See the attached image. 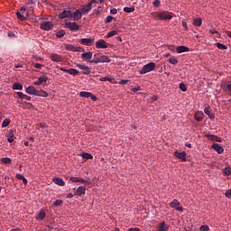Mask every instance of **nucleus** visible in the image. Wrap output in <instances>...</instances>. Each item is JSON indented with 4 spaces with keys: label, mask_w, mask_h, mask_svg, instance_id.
<instances>
[{
    "label": "nucleus",
    "mask_w": 231,
    "mask_h": 231,
    "mask_svg": "<svg viewBox=\"0 0 231 231\" xmlns=\"http://www.w3.org/2000/svg\"><path fill=\"white\" fill-rule=\"evenodd\" d=\"M156 69V63L150 62L146 65H144L142 69L139 71L141 75H145V73H151V71H154Z\"/></svg>",
    "instance_id": "obj_1"
},
{
    "label": "nucleus",
    "mask_w": 231,
    "mask_h": 231,
    "mask_svg": "<svg viewBox=\"0 0 231 231\" xmlns=\"http://www.w3.org/2000/svg\"><path fill=\"white\" fill-rule=\"evenodd\" d=\"M155 17H159L162 21H171V19H172V14L169 12L155 13Z\"/></svg>",
    "instance_id": "obj_2"
},
{
    "label": "nucleus",
    "mask_w": 231,
    "mask_h": 231,
    "mask_svg": "<svg viewBox=\"0 0 231 231\" xmlns=\"http://www.w3.org/2000/svg\"><path fill=\"white\" fill-rule=\"evenodd\" d=\"M65 28H68L72 32H79V30H80V25L77 24L75 22H67L65 23Z\"/></svg>",
    "instance_id": "obj_3"
},
{
    "label": "nucleus",
    "mask_w": 231,
    "mask_h": 231,
    "mask_svg": "<svg viewBox=\"0 0 231 231\" xmlns=\"http://www.w3.org/2000/svg\"><path fill=\"white\" fill-rule=\"evenodd\" d=\"M59 17L60 19H71V17H73V13L69 9H65L59 14Z\"/></svg>",
    "instance_id": "obj_4"
},
{
    "label": "nucleus",
    "mask_w": 231,
    "mask_h": 231,
    "mask_svg": "<svg viewBox=\"0 0 231 231\" xmlns=\"http://www.w3.org/2000/svg\"><path fill=\"white\" fill-rule=\"evenodd\" d=\"M93 3H97V1L92 0L90 3H88L87 5L83 6L80 9V12L83 14V15H88V14H89V12H91V6H92Z\"/></svg>",
    "instance_id": "obj_5"
},
{
    "label": "nucleus",
    "mask_w": 231,
    "mask_h": 231,
    "mask_svg": "<svg viewBox=\"0 0 231 231\" xmlns=\"http://www.w3.org/2000/svg\"><path fill=\"white\" fill-rule=\"evenodd\" d=\"M173 156H175V158H178V160H181V162H187V152H174Z\"/></svg>",
    "instance_id": "obj_6"
},
{
    "label": "nucleus",
    "mask_w": 231,
    "mask_h": 231,
    "mask_svg": "<svg viewBox=\"0 0 231 231\" xmlns=\"http://www.w3.org/2000/svg\"><path fill=\"white\" fill-rule=\"evenodd\" d=\"M77 68H79V69H82V73L83 75H89V73H91V69H89V67L86 66V65H82L80 63H78Z\"/></svg>",
    "instance_id": "obj_7"
},
{
    "label": "nucleus",
    "mask_w": 231,
    "mask_h": 231,
    "mask_svg": "<svg viewBox=\"0 0 231 231\" xmlns=\"http://www.w3.org/2000/svg\"><path fill=\"white\" fill-rule=\"evenodd\" d=\"M51 28H53V23H51V22H43L41 24V29L44 30L45 32H50Z\"/></svg>",
    "instance_id": "obj_8"
},
{
    "label": "nucleus",
    "mask_w": 231,
    "mask_h": 231,
    "mask_svg": "<svg viewBox=\"0 0 231 231\" xmlns=\"http://www.w3.org/2000/svg\"><path fill=\"white\" fill-rule=\"evenodd\" d=\"M95 42L94 38H82L80 40V44H84L85 46H91Z\"/></svg>",
    "instance_id": "obj_9"
},
{
    "label": "nucleus",
    "mask_w": 231,
    "mask_h": 231,
    "mask_svg": "<svg viewBox=\"0 0 231 231\" xmlns=\"http://www.w3.org/2000/svg\"><path fill=\"white\" fill-rule=\"evenodd\" d=\"M206 138L208 140H209L210 142H218V143L222 142L221 137H218L217 135H214V134H207Z\"/></svg>",
    "instance_id": "obj_10"
},
{
    "label": "nucleus",
    "mask_w": 231,
    "mask_h": 231,
    "mask_svg": "<svg viewBox=\"0 0 231 231\" xmlns=\"http://www.w3.org/2000/svg\"><path fill=\"white\" fill-rule=\"evenodd\" d=\"M211 147L214 149V151H216V152H217V154H223V152H225L223 146L217 143H213Z\"/></svg>",
    "instance_id": "obj_11"
},
{
    "label": "nucleus",
    "mask_w": 231,
    "mask_h": 231,
    "mask_svg": "<svg viewBox=\"0 0 231 231\" xmlns=\"http://www.w3.org/2000/svg\"><path fill=\"white\" fill-rule=\"evenodd\" d=\"M96 48L106 50V48H107V43L104 40H99L96 42Z\"/></svg>",
    "instance_id": "obj_12"
},
{
    "label": "nucleus",
    "mask_w": 231,
    "mask_h": 231,
    "mask_svg": "<svg viewBox=\"0 0 231 231\" xmlns=\"http://www.w3.org/2000/svg\"><path fill=\"white\" fill-rule=\"evenodd\" d=\"M51 60H52V62H62V56H60L57 53H51Z\"/></svg>",
    "instance_id": "obj_13"
},
{
    "label": "nucleus",
    "mask_w": 231,
    "mask_h": 231,
    "mask_svg": "<svg viewBox=\"0 0 231 231\" xmlns=\"http://www.w3.org/2000/svg\"><path fill=\"white\" fill-rule=\"evenodd\" d=\"M73 21H79V19H82V11L76 10L74 13H72Z\"/></svg>",
    "instance_id": "obj_14"
},
{
    "label": "nucleus",
    "mask_w": 231,
    "mask_h": 231,
    "mask_svg": "<svg viewBox=\"0 0 231 231\" xmlns=\"http://www.w3.org/2000/svg\"><path fill=\"white\" fill-rule=\"evenodd\" d=\"M204 117L205 114H203V112L198 111L195 113L194 118L197 122H202Z\"/></svg>",
    "instance_id": "obj_15"
},
{
    "label": "nucleus",
    "mask_w": 231,
    "mask_h": 231,
    "mask_svg": "<svg viewBox=\"0 0 231 231\" xmlns=\"http://www.w3.org/2000/svg\"><path fill=\"white\" fill-rule=\"evenodd\" d=\"M42 82H48V76H41L38 78V80L34 82L35 86H41Z\"/></svg>",
    "instance_id": "obj_16"
},
{
    "label": "nucleus",
    "mask_w": 231,
    "mask_h": 231,
    "mask_svg": "<svg viewBox=\"0 0 231 231\" xmlns=\"http://www.w3.org/2000/svg\"><path fill=\"white\" fill-rule=\"evenodd\" d=\"M204 113L205 115H208V118H210V120H214V118H216V116H214V114H212V110L210 109V106H207L204 109Z\"/></svg>",
    "instance_id": "obj_17"
},
{
    "label": "nucleus",
    "mask_w": 231,
    "mask_h": 231,
    "mask_svg": "<svg viewBox=\"0 0 231 231\" xmlns=\"http://www.w3.org/2000/svg\"><path fill=\"white\" fill-rule=\"evenodd\" d=\"M86 194V187L80 186L77 189L76 192L74 193L75 196H82Z\"/></svg>",
    "instance_id": "obj_18"
},
{
    "label": "nucleus",
    "mask_w": 231,
    "mask_h": 231,
    "mask_svg": "<svg viewBox=\"0 0 231 231\" xmlns=\"http://www.w3.org/2000/svg\"><path fill=\"white\" fill-rule=\"evenodd\" d=\"M81 58L85 59L86 60H91L93 59V52L88 51L81 54Z\"/></svg>",
    "instance_id": "obj_19"
},
{
    "label": "nucleus",
    "mask_w": 231,
    "mask_h": 231,
    "mask_svg": "<svg viewBox=\"0 0 231 231\" xmlns=\"http://www.w3.org/2000/svg\"><path fill=\"white\" fill-rule=\"evenodd\" d=\"M167 230H169V226L165 223V221L162 222L157 228V231H167Z\"/></svg>",
    "instance_id": "obj_20"
},
{
    "label": "nucleus",
    "mask_w": 231,
    "mask_h": 231,
    "mask_svg": "<svg viewBox=\"0 0 231 231\" xmlns=\"http://www.w3.org/2000/svg\"><path fill=\"white\" fill-rule=\"evenodd\" d=\"M189 51V47H187V46H178L176 48L177 53H185V52H187Z\"/></svg>",
    "instance_id": "obj_21"
},
{
    "label": "nucleus",
    "mask_w": 231,
    "mask_h": 231,
    "mask_svg": "<svg viewBox=\"0 0 231 231\" xmlns=\"http://www.w3.org/2000/svg\"><path fill=\"white\" fill-rule=\"evenodd\" d=\"M53 182L56 185H59L60 187H64V185H65L64 180L59 177L54 178Z\"/></svg>",
    "instance_id": "obj_22"
},
{
    "label": "nucleus",
    "mask_w": 231,
    "mask_h": 231,
    "mask_svg": "<svg viewBox=\"0 0 231 231\" xmlns=\"http://www.w3.org/2000/svg\"><path fill=\"white\" fill-rule=\"evenodd\" d=\"M19 98L25 99V100H32V97L23 94V92H17Z\"/></svg>",
    "instance_id": "obj_23"
},
{
    "label": "nucleus",
    "mask_w": 231,
    "mask_h": 231,
    "mask_svg": "<svg viewBox=\"0 0 231 231\" xmlns=\"http://www.w3.org/2000/svg\"><path fill=\"white\" fill-rule=\"evenodd\" d=\"M35 89L33 86H30L28 88H25V92L28 94V95H34L35 93Z\"/></svg>",
    "instance_id": "obj_24"
},
{
    "label": "nucleus",
    "mask_w": 231,
    "mask_h": 231,
    "mask_svg": "<svg viewBox=\"0 0 231 231\" xmlns=\"http://www.w3.org/2000/svg\"><path fill=\"white\" fill-rule=\"evenodd\" d=\"M44 217H46V212L44 210H42L36 217V219H38V221H42Z\"/></svg>",
    "instance_id": "obj_25"
},
{
    "label": "nucleus",
    "mask_w": 231,
    "mask_h": 231,
    "mask_svg": "<svg viewBox=\"0 0 231 231\" xmlns=\"http://www.w3.org/2000/svg\"><path fill=\"white\" fill-rule=\"evenodd\" d=\"M170 207L171 208H177L178 207H180V201H178V199H173L171 203H170Z\"/></svg>",
    "instance_id": "obj_26"
},
{
    "label": "nucleus",
    "mask_w": 231,
    "mask_h": 231,
    "mask_svg": "<svg viewBox=\"0 0 231 231\" xmlns=\"http://www.w3.org/2000/svg\"><path fill=\"white\" fill-rule=\"evenodd\" d=\"M202 23H203V20H201V18H197L193 20V25L197 27L201 26Z\"/></svg>",
    "instance_id": "obj_27"
},
{
    "label": "nucleus",
    "mask_w": 231,
    "mask_h": 231,
    "mask_svg": "<svg viewBox=\"0 0 231 231\" xmlns=\"http://www.w3.org/2000/svg\"><path fill=\"white\" fill-rule=\"evenodd\" d=\"M79 97H81L83 98H89V97H91V93L86 92V91H81V92H79Z\"/></svg>",
    "instance_id": "obj_28"
},
{
    "label": "nucleus",
    "mask_w": 231,
    "mask_h": 231,
    "mask_svg": "<svg viewBox=\"0 0 231 231\" xmlns=\"http://www.w3.org/2000/svg\"><path fill=\"white\" fill-rule=\"evenodd\" d=\"M16 16H17V19H19L20 21H26V18L28 17L25 14H23L19 12L16 13Z\"/></svg>",
    "instance_id": "obj_29"
},
{
    "label": "nucleus",
    "mask_w": 231,
    "mask_h": 231,
    "mask_svg": "<svg viewBox=\"0 0 231 231\" xmlns=\"http://www.w3.org/2000/svg\"><path fill=\"white\" fill-rule=\"evenodd\" d=\"M82 158L84 160H93V155H91V153L83 152L82 153Z\"/></svg>",
    "instance_id": "obj_30"
},
{
    "label": "nucleus",
    "mask_w": 231,
    "mask_h": 231,
    "mask_svg": "<svg viewBox=\"0 0 231 231\" xmlns=\"http://www.w3.org/2000/svg\"><path fill=\"white\" fill-rule=\"evenodd\" d=\"M99 62H111V60L106 55L99 57Z\"/></svg>",
    "instance_id": "obj_31"
},
{
    "label": "nucleus",
    "mask_w": 231,
    "mask_h": 231,
    "mask_svg": "<svg viewBox=\"0 0 231 231\" xmlns=\"http://www.w3.org/2000/svg\"><path fill=\"white\" fill-rule=\"evenodd\" d=\"M2 163H5V165H8L10 163H12V159L8 158V157H5L1 159Z\"/></svg>",
    "instance_id": "obj_32"
},
{
    "label": "nucleus",
    "mask_w": 231,
    "mask_h": 231,
    "mask_svg": "<svg viewBox=\"0 0 231 231\" xmlns=\"http://www.w3.org/2000/svg\"><path fill=\"white\" fill-rule=\"evenodd\" d=\"M13 89H17L18 91H23V86L20 83H14L13 85Z\"/></svg>",
    "instance_id": "obj_33"
},
{
    "label": "nucleus",
    "mask_w": 231,
    "mask_h": 231,
    "mask_svg": "<svg viewBox=\"0 0 231 231\" xmlns=\"http://www.w3.org/2000/svg\"><path fill=\"white\" fill-rule=\"evenodd\" d=\"M216 46L217 48H218V50H228V47H226V45L219 42L216 43Z\"/></svg>",
    "instance_id": "obj_34"
},
{
    "label": "nucleus",
    "mask_w": 231,
    "mask_h": 231,
    "mask_svg": "<svg viewBox=\"0 0 231 231\" xmlns=\"http://www.w3.org/2000/svg\"><path fill=\"white\" fill-rule=\"evenodd\" d=\"M64 35H66V32L64 31H59L57 33H56V37H58V39H62V37H64Z\"/></svg>",
    "instance_id": "obj_35"
},
{
    "label": "nucleus",
    "mask_w": 231,
    "mask_h": 231,
    "mask_svg": "<svg viewBox=\"0 0 231 231\" xmlns=\"http://www.w3.org/2000/svg\"><path fill=\"white\" fill-rule=\"evenodd\" d=\"M116 33H118V32L113 30V31H111V32H109L107 33L106 37H107V39H111V37H115V35H116Z\"/></svg>",
    "instance_id": "obj_36"
},
{
    "label": "nucleus",
    "mask_w": 231,
    "mask_h": 231,
    "mask_svg": "<svg viewBox=\"0 0 231 231\" xmlns=\"http://www.w3.org/2000/svg\"><path fill=\"white\" fill-rule=\"evenodd\" d=\"M99 80L101 82H113V79L112 78H109V77H103V78H100Z\"/></svg>",
    "instance_id": "obj_37"
},
{
    "label": "nucleus",
    "mask_w": 231,
    "mask_h": 231,
    "mask_svg": "<svg viewBox=\"0 0 231 231\" xmlns=\"http://www.w3.org/2000/svg\"><path fill=\"white\" fill-rule=\"evenodd\" d=\"M69 74L73 75L75 77V76L79 75V70H77L75 69H69Z\"/></svg>",
    "instance_id": "obj_38"
},
{
    "label": "nucleus",
    "mask_w": 231,
    "mask_h": 231,
    "mask_svg": "<svg viewBox=\"0 0 231 231\" xmlns=\"http://www.w3.org/2000/svg\"><path fill=\"white\" fill-rule=\"evenodd\" d=\"M7 142H9V143H12L14 142V133L10 132L7 135Z\"/></svg>",
    "instance_id": "obj_39"
},
{
    "label": "nucleus",
    "mask_w": 231,
    "mask_h": 231,
    "mask_svg": "<svg viewBox=\"0 0 231 231\" xmlns=\"http://www.w3.org/2000/svg\"><path fill=\"white\" fill-rule=\"evenodd\" d=\"M66 50H68L69 51H75V50H77V47H75L74 45H71V44H67Z\"/></svg>",
    "instance_id": "obj_40"
},
{
    "label": "nucleus",
    "mask_w": 231,
    "mask_h": 231,
    "mask_svg": "<svg viewBox=\"0 0 231 231\" xmlns=\"http://www.w3.org/2000/svg\"><path fill=\"white\" fill-rule=\"evenodd\" d=\"M10 125V119L5 118L2 123V127H8Z\"/></svg>",
    "instance_id": "obj_41"
},
{
    "label": "nucleus",
    "mask_w": 231,
    "mask_h": 231,
    "mask_svg": "<svg viewBox=\"0 0 231 231\" xmlns=\"http://www.w3.org/2000/svg\"><path fill=\"white\" fill-rule=\"evenodd\" d=\"M168 62H170V64H173L174 66H176V64H178V59H176V58H170L168 60Z\"/></svg>",
    "instance_id": "obj_42"
},
{
    "label": "nucleus",
    "mask_w": 231,
    "mask_h": 231,
    "mask_svg": "<svg viewBox=\"0 0 231 231\" xmlns=\"http://www.w3.org/2000/svg\"><path fill=\"white\" fill-rule=\"evenodd\" d=\"M223 172H224V174H225L226 176H230V174H231V168H230V167L225 168L224 171H223Z\"/></svg>",
    "instance_id": "obj_43"
},
{
    "label": "nucleus",
    "mask_w": 231,
    "mask_h": 231,
    "mask_svg": "<svg viewBox=\"0 0 231 231\" xmlns=\"http://www.w3.org/2000/svg\"><path fill=\"white\" fill-rule=\"evenodd\" d=\"M124 12L126 14H132V12H134V7H125Z\"/></svg>",
    "instance_id": "obj_44"
},
{
    "label": "nucleus",
    "mask_w": 231,
    "mask_h": 231,
    "mask_svg": "<svg viewBox=\"0 0 231 231\" xmlns=\"http://www.w3.org/2000/svg\"><path fill=\"white\" fill-rule=\"evenodd\" d=\"M179 88H180V91H183V92L187 91V86L184 83H180L179 85Z\"/></svg>",
    "instance_id": "obj_45"
},
{
    "label": "nucleus",
    "mask_w": 231,
    "mask_h": 231,
    "mask_svg": "<svg viewBox=\"0 0 231 231\" xmlns=\"http://www.w3.org/2000/svg\"><path fill=\"white\" fill-rule=\"evenodd\" d=\"M79 180L80 178L79 177H70V181H72L73 183H79Z\"/></svg>",
    "instance_id": "obj_46"
},
{
    "label": "nucleus",
    "mask_w": 231,
    "mask_h": 231,
    "mask_svg": "<svg viewBox=\"0 0 231 231\" xmlns=\"http://www.w3.org/2000/svg\"><path fill=\"white\" fill-rule=\"evenodd\" d=\"M90 63L98 64L100 63V58H94L92 60H89Z\"/></svg>",
    "instance_id": "obj_47"
},
{
    "label": "nucleus",
    "mask_w": 231,
    "mask_h": 231,
    "mask_svg": "<svg viewBox=\"0 0 231 231\" xmlns=\"http://www.w3.org/2000/svg\"><path fill=\"white\" fill-rule=\"evenodd\" d=\"M53 205L54 207H60V205H62V200L57 199L56 201H54Z\"/></svg>",
    "instance_id": "obj_48"
},
{
    "label": "nucleus",
    "mask_w": 231,
    "mask_h": 231,
    "mask_svg": "<svg viewBox=\"0 0 231 231\" xmlns=\"http://www.w3.org/2000/svg\"><path fill=\"white\" fill-rule=\"evenodd\" d=\"M210 228L207 225H203L200 226V231H208Z\"/></svg>",
    "instance_id": "obj_49"
},
{
    "label": "nucleus",
    "mask_w": 231,
    "mask_h": 231,
    "mask_svg": "<svg viewBox=\"0 0 231 231\" xmlns=\"http://www.w3.org/2000/svg\"><path fill=\"white\" fill-rule=\"evenodd\" d=\"M79 183H83L84 185H89V180L79 178Z\"/></svg>",
    "instance_id": "obj_50"
},
{
    "label": "nucleus",
    "mask_w": 231,
    "mask_h": 231,
    "mask_svg": "<svg viewBox=\"0 0 231 231\" xmlns=\"http://www.w3.org/2000/svg\"><path fill=\"white\" fill-rule=\"evenodd\" d=\"M40 97H48V92L44 91V90H40Z\"/></svg>",
    "instance_id": "obj_51"
},
{
    "label": "nucleus",
    "mask_w": 231,
    "mask_h": 231,
    "mask_svg": "<svg viewBox=\"0 0 231 231\" xmlns=\"http://www.w3.org/2000/svg\"><path fill=\"white\" fill-rule=\"evenodd\" d=\"M227 91L231 94V81H228L226 85Z\"/></svg>",
    "instance_id": "obj_52"
},
{
    "label": "nucleus",
    "mask_w": 231,
    "mask_h": 231,
    "mask_svg": "<svg viewBox=\"0 0 231 231\" xmlns=\"http://www.w3.org/2000/svg\"><path fill=\"white\" fill-rule=\"evenodd\" d=\"M20 12H22V14L23 15H26V17H28V14L26 13V8L25 7H21Z\"/></svg>",
    "instance_id": "obj_53"
},
{
    "label": "nucleus",
    "mask_w": 231,
    "mask_h": 231,
    "mask_svg": "<svg viewBox=\"0 0 231 231\" xmlns=\"http://www.w3.org/2000/svg\"><path fill=\"white\" fill-rule=\"evenodd\" d=\"M113 19H115V17H113V16H107V17H106V23H112V22H113Z\"/></svg>",
    "instance_id": "obj_54"
},
{
    "label": "nucleus",
    "mask_w": 231,
    "mask_h": 231,
    "mask_svg": "<svg viewBox=\"0 0 231 231\" xmlns=\"http://www.w3.org/2000/svg\"><path fill=\"white\" fill-rule=\"evenodd\" d=\"M226 198H228L229 199H231V189H228V190L226 192Z\"/></svg>",
    "instance_id": "obj_55"
},
{
    "label": "nucleus",
    "mask_w": 231,
    "mask_h": 231,
    "mask_svg": "<svg viewBox=\"0 0 231 231\" xmlns=\"http://www.w3.org/2000/svg\"><path fill=\"white\" fill-rule=\"evenodd\" d=\"M110 14H112L113 15H116V14H118V11L116 10V8H114L110 10Z\"/></svg>",
    "instance_id": "obj_56"
},
{
    "label": "nucleus",
    "mask_w": 231,
    "mask_h": 231,
    "mask_svg": "<svg viewBox=\"0 0 231 231\" xmlns=\"http://www.w3.org/2000/svg\"><path fill=\"white\" fill-rule=\"evenodd\" d=\"M34 68H36L37 69H41V68H42V64H41V63H35V64H34Z\"/></svg>",
    "instance_id": "obj_57"
},
{
    "label": "nucleus",
    "mask_w": 231,
    "mask_h": 231,
    "mask_svg": "<svg viewBox=\"0 0 231 231\" xmlns=\"http://www.w3.org/2000/svg\"><path fill=\"white\" fill-rule=\"evenodd\" d=\"M33 95H34L35 97H41V90L35 89Z\"/></svg>",
    "instance_id": "obj_58"
},
{
    "label": "nucleus",
    "mask_w": 231,
    "mask_h": 231,
    "mask_svg": "<svg viewBox=\"0 0 231 231\" xmlns=\"http://www.w3.org/2000/svg\"><path fill=\"white\" fill-rule=\"evenodd\" d=\"M16 178H17V180H23V178H24V176L23 175V174H19V173H17L16 174Z\"/></svg>",
    "instance_id": "obj_59"
},
{
    "label": "nucleus",
    "mask_w": 231,
    "mask_h": 231,
    "mask_svg": "<svg viewBox=\"0 0 231 231\" xmlns=\"http://www.w3.org/2000/svg\"><path fill=\"white\" fill-rule=\"evenodd\" d=\"M153 5L156 7L160 6V0L153 1Z\"/></svg>",
    "instance_id": "obj_60"
},
{
    "label": "nucleus",
    "mask_w": 231,
    "mask_h": 231,
    "mask_svg": "<svg viewBox=\"0 0 231 231\" xmlns=\"http://www.w3.org/2000/svg\"><path fill=\"white\" fill-rule=\"evenodd\" d=\"M127 82H129V79H121L119 84H127Z\"/></svg>",
    "instance_id": "obj_61"
},
{
    "label": "nucleus",
    "mask_w": 231,
    "mask_h": 231,
    "mask_svg": "<svg viewBox=\"0 0 231 231\" xmlns=\"http://www.w3.org/2000/svg\"><path fill=\"white\" fill-rule=\"evenodd\" d=\"M128 231H140V228L138 227H130Z\"/></svg>",
    "instance_id": "obj_62"
},
{
    "label": "nucleus",
    "mask_w": 231,
    "mask_h": 231,
    "mask_svg": "<svg viewBox=\"0 0 231 231\" xmlns=\"http://www.w3.org/2000/svg\"><path fill=\"white\" fill-rule=\"evenodd\" d=\"M182 26L185 28V30H189V26H187V22L182 21Z\"/></svg>",
    "instance_id": "obj_63"
},
{
    "label": "nucleus",
    "mask_w": 231,
    "mask_h": 231,
    "mask_svg": "<svg viewBox=\"0 0 231 231\" xmlns=\"http://www.w3.org/2000/svg\"><path fill=\"white\" fill-rule=\"evenodd\" d=\"M74 51H84V48H82V47H76V50Z\"/></svg>",
    "instance_id": "obj_64"
}]
</instances>
